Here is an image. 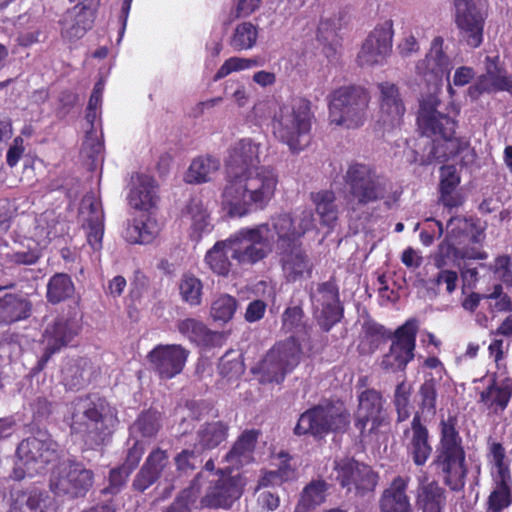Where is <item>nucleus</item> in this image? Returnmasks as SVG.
Here are the masks:
<instances>
[{
    "instance_id": "1",
    "label": "nucleus",
    "mask_w": 512,
    "mask_h": 512,
    "mask_svg": "<svg viewBox=\"0 0 512 512\" xmlns=\"http://www.w3.org/2000/svg\"><path fill=\"white\" fill-rule=\"evenodd\" d=\"M460 108L454 101L442 103L438 94L428 93L420 100L417 124L421 133L433 138L415 161L426 166L433 163L454 161L461 167L471 166L476 153L469 141L455 137Z\"/></svg>"
},
{
    "instance_id": "2",
    "label": "nucleus",
    "mask_w": 512,
    "mask_h": 512,
    "mask_svg": "<svg viewBox=\"0 0 512 512\" xmlns=\"http://www.w3.org/2000/svg\"><path fill=\"white\" fill-rule=\"evenodd\" d=\"M70 436L82 444L83 450L96 451L112 439L118 424V412L106 397L88 393L75 397L65 416Z\"/></svg>"
},
{
    "instance_id": "3",
    "label": "nucleus",
    "mask_w": 512,
    "mask_h": 512,
    "mask_svg": "<svg viewBox=\"0 0 512 512\" xmlns=\"http://www.w3.org/2000/svg\"><path fill=\"white\" fill-rule=\"evenodd\" d=\"M265 224H269L270 232H274L269 239L271 242L274 240L279 265L286 281L295 283L311 277L314 266L302 246V238L314 227L313 213L303 211L298 223L291 214L280 213L272 216Z\"/></svg>"
},
{
    "instance_id": "4",
    "label": "nucleus",
    "mask_w": 512,
    "mask_h": 512,
    "mask_svg": "<svg viewBox=\"0 0 512 512\" xmlns=\"http://www.w3.org/2000/svg\"><path fill=\"white\" fill-rule=\"evenodd\" d=\"M418 330L419 323L416 318L406 320L394 332L374 319H365L361 327L359 352L373 354L390 340V348L382 356L379 366L386 372L405 371L407 365L415 357Z\"/></svg>"
},
{
    "instance_id": "5",
    "label": "nucleus",
    "mask_w": 512,
    "mask_h": 512,
    "mask_svg": "<svg viewBox=\"0 0 512 512\" xmlns=\"http://www.w3.org/2000/svg\"><path fill=\"white\" fill-rule=\"evenodd\" d=\"M269 224H258L253 227H243L231 234L225 240L217 241L204 258L209 269L218 276H228L232 263L227 255L239 265H255L269 256L273 244L268 237Z\"/></svg>"
},
{
    "instance_id": "6",
    "label": "nucleus",
    "mask_w": 512,
    "mask_h": 512,
    "mask_svg": "<svg viewBox=\"0 0 512 512\" xmlns=\"http://www.w3.org/2000/svg\"><path fill=\"white\" fill-rule=\"evenodd\" d=\"M277 185L276 170L270 166H261L255 171L226 180L222 204L231 217L247 216L268 206Z\"/></svg>"
},
{
    "instance_id": "7",
    "label": "nucleus",
    "mask_w": 512,
    "mask_h": 512,
    "mask_svg": "<svg viewBox=\"0 0 512 512\" xmlns=\"http://www.w3.org/2000/svg\"><path fill=\"white\" fill-rule=\"evenodd\" d=\"M431 465L450 491L458 493L464 490L468 465L463 438L458 430L457 416L448 415L446 419H441L439 440Z\"/></svg>"
},
{
    "instance_id": "8",
    "label": "nucleus",
    "mask_w": 512,
    "mask_h": 512,
    "mask_svg": "<svg viewBox=\"0 0 512 512\" xmlns=\"http://www.w3.org/2000/svg\"><path fill=\"white\" fill-rule=\"evenodd\" d=\"M314 113L311 102L299 99L293 104H283L274 112L271 126L274 137L286 144L292 153L304 150L311 141Z\"/></svg>"
},
{
    "instance_id": "9",
    "label": "nucleus",
    "mask_w": 512,
    "mask_h": 512,
    "mask_svg": "<svg viewBox=\"0 0 512 512\" xmlns=\"http://www.w3.org/2000/svg\"><path fill=\"white\" fill-rule=\"evenodd\" d=\"M371 96L358 85L341 86L328 95V120L331 125L359 129L368 118Z\"/></svg>"
},
{
    "instance_id": "10",
    "label": "nucleus",
    "mask_w": 512,
    "mask_h": 512,
    "mask_svg": "<svg viewBox=\"0 0 512 512\" xmlns=\"http://www.w3.org/2000/svg\"><path fill=\"white\" fill-rule=\"evenodd\" d=\"M348 197L358 207H365L384 200L389 194L391 182L378 173L371 164L353 162L344 175Z\"/></svg>"
},
{
    "instance_id": "11",
    "label": "nucleus",
    "mask_w": 512,
    "mask_h": 512,
    "mask_svg": "<svg viewBox=\"0 0 512 512\" xmlns=\"http://www.w3.org/2000/svg\"><path fill=\"white\" fill-rule=\"evenodd\" d=\"M350 424V414L331 401L314 405L299 415L293 429L298 437L311 436L323 440L330 433L344 432Z\"/></svg>"
},
{
    "instance_id": "12",
    "label": "nucleus",
    "mask_w": 512,
    "mask_h": 512,
    "mask_svg": "<svg viewBox=\"0 0 512 512\" xmlns=\"http://www.w3.org/2000/svg\"><path fill=\"white\" fill-rule=\"evenodd\" d=\"M301 354V343L294 335L275 343L259 363L261 380L268 383H282L286 375L300 363Z\"/></svg>"
},
{
    "instance_id": "13",
    "label": "nucleus",
    "mask_w": 512,
    "mask_h": 512,
    "mask_svg": "<svg viewBox=\"0 0 512 512\" xmlns=\"http://www.w3.org/2000/svg\"><path fill=\"white\" fill-rule=\"evenodd\" d=\"M334 480L346 490L356 496H365L373 492L378 484L379 475L369 465L359 462L352 457H345L334 461Z\"/></svg>"
},
{
    "instance_id": "14",
    "label": "nucleus",
    "mask_w": 512,
    "mask_h": 512,
    "mask_svg": "<svg viewBox=\"0 0 512 512\" xmlns=\"http://www.w3.org/2000/svg\"><path fill=\"white\" fill-rule=\"evenodd\" d=\"M94 481V473L76 460L68 459L57 467L50 478V489L56 495L72 498L85 496Z\"/></svg>"
},
{
    "instance_id": "15",
    "label": "nucleus",
    "mask_w": 512,
    "mask_h": 512,
    "mask_svg": "<svg viewBox=\"0 0 512 512\" xmlns=\"http://www.w3.org/2000/svg\"><path fill=\"white\" fill-rule=\"evenodd\" d=\"M455 24L460 40L471 48H478L483 42L487 11L482 0H453Z\"/></svg>"
},
{
    "instance_id": "16",
    "label": "nucleus",
    "mask_w": 512,
    "mask_h": 512,
    "mask_svg": "<svg viewBox=\"0 0 512 512\" xmlns=\"http://www.w3.org/2000/svg\"><path fill=\"white\" fill-rule=\"evenodd\" d=\"M16 454L28 469L37 473L60 458L58 443L46 431H38L23 439Z\"/></svg>"
},
{
    "instance_id": "17",
    "label": "nucleus",
    "mask_w": 512,
    "mask_h": 512,
    "mask_svg": "<svg viewBox=\"0 0 512 512\" xmlns=\"http://www.w3.org/2000/svg\"><path fill=\"white\" fill-rule=\"evenodd\" d=\"M444 39L435 37L425 58L416 64V74L426 85L428 93L439 94L443 78L449 76L452 69L451 61L443 50Z\"/></svg>"
},
{
    "instance_id": "18",
    "label": "nucleus",
    "mask_w": 512,
    "mask_h": 512,
    "mask_svg": "<svg viewBox=\"0 0 512 512\" xmlns=\"http://www.w3.org/2000/svg\"><path fill=\"white\" fill-rule=\"evenodd\" d=\"M189 355L190 351L181 344H157L146 359L160 380H170L183 372Z\"/></svg>"
},
{
    "instance_id": "19",
    "label": "nucleus",
    "mask_w": 512,
    "mask_h": 512,
    "mask_svg": "<svg viewBox=\"0 0 512 512\" xmlns=\"http://www.w3.org/2000/svg\"><path fill=\"white\" fill-rule=\"evenodd\" d=\"M211 476L200 499V508H230L242 495L239 481L223 469Z\"/></svg>"
},
{
    "instance_id": "20",
    "label": "nucleus",
    "mask_w": 512,
    "mask_h": 512,
    "mask_svg": "<svg viewBox=\"0 0 512 512\" xmlns=\"http://www.w3.org/2000/svg\"><path fill=\"white\" fill-rule=\"evenodd\" d=\"M394 30L393 21L385 20L378 24L367 36L357 55L361 67L382 65L392 51Z\"/></svg>"
},
{
    "instance_id": "21",
    "label": "nucleus",
    "mask_w": 512,
    "mask_h": 512,
    "mask_svg": "<svg viewBox=\"0 0 512 512\" xmlns=\"http://www.w3.org/2000/svg\"><path fill=\"white\" fill-rule=\"evenodd\" d=\"M403 437L407 455L411 457L416 466H424L430 458L433 448L429 430L420 413H414L410 426L403 431Z\"/></svg>"
},
{
    "instance_id": "22",
    "label": "nucleus",
    "mask_w": 512,
    "mask_h": 512,
    "mask_svg": "<svg viewBox=\"0 0 512 512\" xmlns=\"http://www.w3.org/2000/svg\"><path fill=\"white\" fill-rule=\"evenodd\" d=\"M259 145L250 139L240 140L231 150L226 163V180L259 169Z\"/></svg>"
},
{
    "instance_id": "23",
    "label": "nucleus",
    "mask_w": 512,
    "mask_h": 512,
    "mask_svg": "<svg viewBox=\"0 0 512 512\" xmlns=\"http://www.w3.org/2000/svg\"><path fill=\"white\" fill-rule=\"evenodd\" d=\"M384 402L382 393L374 388H368L358 395L359 404L354 425L361 435L369 422L372 424L370 431L381 426Z\"/></svg>"
},
{
    "instance_id": "24",
    "label": "nucleus",
    "mask_w": 512,
    "mask_h": 512,
    "mask_svg": "<svg viewBox=\"0 0 512 512\" xmlns=\"http://www.w3.org/2000/svg\"><path fill=\"white\" fill-rule=\"evenodd\" d=\"M377 87L380 91V121L393 128L401 123L406 111L399 88L387 81L378 83Z\"/></svg>"
},
{
    "instance_id": "25",
    "label": "nucleus",
    "mask_w": 512,
    "mask_h": 512,
    "mask_svg": "<svg viewBox=\"0 0 512 512\" xmlns=\"http://www.w3.org/2000/svg\"><path fill=\"white\" fill-rule=\"evenodd\" d=\"M414 505L417 512H444L447 492L438 481L429 480L426 475L419 477Z\"/></svg>"
},
{
    "instance_id": "26",
    "label": "nucleus",
    "mask_w": 512,
    "mask_h": 512,
    "mask_svg": "<svg viewBox=\"0 0 512 512\" xmlns=\"http://www.w3.org/2000/svg\"><path fill=\"white\" fill-rule=\"evenodd\" d=\"M447 240L452 246L462 245L469 240L473 244H480L485 239V227L480 220L473 217H451L446 225Z\"/></svg>"
},
{
    "instance_id": "27",
    "label": "nucleus",
    "mask_w": 512,
    "mask_h": 512,
    "mask_svg": "<svg viewBox=\"0 0 512 512\" xmlns=\"http://www.w3.org/2000/svg\"><path fill=\"white\" fill-rule=\"evenodd\" d=\"M410 478L396 476L379 498L380 512H413L410 498L407 494Z\"/></svg>"
},
{
    "instance_id": "28",
    "label": "nucleus",
    "mask_w": 512,
    "mask_h": 512,
    "mask_svg": "<svg viewBox=\"0 0 512 512\" xmlns=\"http://www.w3.org/2000/svg\"><path fill=\"white\" fill-rule=\"evenodd\" d=\"M95 21V11L85 5L68 10L61 20V34L69 41L81 39Z\"/></svg>"
},
{
    "instance_id": "29",
    "label": "nucleus",
    "mask_w": 512,
    "mask_h": 512,
    "mask_svg": "<svg viewBox=\"0 0 512 512\" xmlns=\"http://www.w3.org/2000/svg\"><path fill=\"white\" fill-rule=\"evenodd\" d=\"M168 463L169 456L166 450L159 447L153 449L133 480L134 489L144 492L152 486L161 477Z\"/></svg>"
},
{
    "instance_id": "30",
    "label": "nucleus",
    "mask_w": 512,
    "mask_h": 512,
    "mask_svg": "<svg viewBox=\"0 0 512 512\" xmlns=\"http://www.w3.org/2000/svg\"><path fill=\"white\" fill-rule=\"evenodd\" d=\"M81 213L85 215L83 228L87 231V241L94 248L101 247L104 235V212L102 204L94 197L85 198Z\"/></svg>"
},
{
    "instance_id": "31",
    "label": "nucleus",
    "mask_w": 512,
    "mask_h": 512,
    "mask_svg": "<svg viewBox=\"0 0 512 512\" xmlns=\"http://www.w3.org/2000/svg\"><path fill=\"white\" fill-rule=\"evenodd\" d=\"M32 302L18 293H6L0 297V327L28 319L32 314Z\"/></svg>"
},
{
    "instance_id": "32",
    "label": "nucleus",
    "mask_w": 512,
    "mask_h": 512,
    "mask_svg": "<svg viewBox=\"0 0 512 512\" xmlns=\"http://www.w3.org/2000/svg\"><path fill=\"white\" fill-rule=\"evenodd\" d=\"M512 398V379L506 378L502 381L501 385H497L496 377L494 376L489 385L480 392L479 403L485 409L494 415L503 413Z\"/></svg>"
},
{
    "instance_id": "33",
    "label": "nucleus",
    "mask_w": 512,
    "mask_h": 512,
    "mask_svg": "<svg viewBox=\"0 0 512 512\" xmlns=\"http://www.w3.org/2000/svg\"><path fill=\"white\" fill-rule=\"evenodd\" d=\"M79 331L80 325L75 318L60 316L46 327L44 341L47 346L59 352L78 335Z\"/></svg>"
},
{
    "instance_id": "34",
    "label": "nucleus",
    "mask_w": 512,
    "mask_h": 512,
    "mask_svg": "<svg viewBox=\"0 0 512 512\" xmlns=\"http://www.w3.org/2000/svg\"><path fill=\"white\" fill-rule=\"evenodd\" d=\"M259 435L257 429L244 430L224 456V461L236 468L251 463Z\"/></svg>"
},
{
    "instance_id": "35",
    "label": "nucleus",
    "mask_w": 512,
    "mask_h": 512,
    "mask_svg": "<svg viewBox=\"0 0 512 512\" xmlns=\"http://www.w3.org/2000/svg\"><path fill=\"white\" fill-rule=\"evenodd\" d=\"M176 326L181 335L198 345L214 346L222 338L220 333L210 330L202 321L195 318L180 320Z\"/></svg>"
},
{
    "instance_id": "36",
    "label": "nucleus",
    "mask_w": 512,
    "mask_h": 512,
    "mask_svg": "<svg viewBox=\"0 0 512 512\" xmlns=\"http://www.w3.org/2000/svg\"><path fill=\"white\" fill-rule=\"evenodd\" d=\"M155 187V180L152 177L147 175L138 176V183L130 189L128 195L130 206L144 211L156 206Z\"/></svg>"
},
{
    "instance_id": "37",
    "label": "nucleus",
    "mask_w": 512,
    "mask_h": 512,
    "mask_svg": "<svg viewBox=\"0 0 512 512\" xmlns=\"http://www.w3.org/2000/svg\"><path fill=\"white\" fill-rule=\"evenodd\" d=\"M159 233L157 221L149 214H143L133 220L125 231V238L131 244H149Z\"/></svg>"
},
{
    "instance_id": "38",
    "label": "nucleus",
    "mask_w": 512,
    "mask_h": 512,
    "mask_svg": "<svg viewBox=\"0 0 512 512\" xmlns=\"http://www.w3.org/2000/svg\"><path fill=\"white\" fill-rule=\"evenodd\" d=\"M310 199L315 205L316 213L322 225L334 227L338 220V205L336 195L332 190L312 192Z\"/></svg>"
},
{
    "instance_id": "39",
    "label": "nucleus",
    "mask_w": 512,
    "mask_h": 512,
    "mask_svg": "<svg viewBox=\"0 0 512 512\" xmlns=\"http://www.w3.org/2000/svg\"><path fill=\"white\" fill-rule=\"evenodd\" d=\"M329 485L323 479L312 480L302 490L294 512H313L326 500Z\"/></svg>"
},
{
    "instance_id": "40",
    "label": "nucleus",
    "mask_w": 512,
    "mask_h": 512,
    "mask_svg": "<svg viewBox=\"0 0 512 512\" xmlns=\"http://www.w3.org/2000/svg\"><path fill=\"white\" fill-rule=\"evenodd\" d=\"M493 489L486 502V512H503L512 504V477H492Z\"/></svg>"
},
{
    "instance_id": "41",
    "label": "nucleus",
    "mask_w": 512,
    "mask_h": 512,
    "mask_svg": "<svg viewBox=\"0 0 512 512\" xmlns=\"http://www.w3.org/2000/svg\"><path fill=\"white\" fill-rule=\"evenodd\" d=\"M229 425L221 420L206 422L197 431L198 445L202 450H212L227 440Z\"/></svg>"
},
{
    "instance_id": "42",
    "label": "nucleus",
    "mask_w": 512,
    "mask_h": 512,
    "mask_svg": "<svg viewBox=\"0 0 512 512\" xmlns=\"http://www.w3.org/2000/svg\"><path fill=\"white\" fill-rule=\"evenodd\" d=\"M75 292V285L67 273H56L47 283L46 299L55 305L71 298Z\"/></svg>"
},
{
    "instance_id": "43",
    "label": "nucleus",
    "mask_w": 512,
    "mask_h": 512,
    "mask_svg": "<svg viewBox=\"0 0 512 512\" xmlns=\"http://www.w3.org/2000/svg\"><path fill=\"white\" fill-rule=\"evenodd\" d=\"M56 499L48 492H31L24 505L12 504L10 512H57Z\"/></svg>"
},
{
    "instance_id": "44",
    "label": "nucleus",
    "mask_w": 512,
    "mask_h": 512,
    "mask_svg": "<svg viewBox=\"0 0 512 512\" xmlns=\"http://www.w3.org/2000/svg\"><path fill=\"white\" fill-rule=\"evenodd\" d=\"M161 413L153 408L141 411L130 430L142 438H155L162 427Z\"/></svg>"
},
{
    "instance_id": "45",
    "label": "nucleus",
    "mask_w": 512,
    "mask_h": 512,
    "mask_svg": "<svg viewBox=\"0 0 512 512\" xmlns=\"http://www.w3.org/2000/svg\"><path fill=\"white\" fill-rule=\"evenodd\" d=\"M42 257V248L34 239H26L18 250H11L5 254V260L13 265L30 266L36 264Z\"/></svg>"
},
{
    "instance_id": "46",
    "label": "nucleus",
    "mask_w": 512,
    "mask_h": 512,
    "mask_svg": "<svg viewBox=\"0 0 512 512\" xmlns=\"http://www.w3.org/2000/svg\"><path fill=\"white\" fill-rule=\"evenodd\" d=\"M203 478L202 473H198L193 479L191 485L184 489L180 495L166 508L164 512H191L195 506L200 493V480Z\"/></svg>"
},
{
    "instance_id": "47",
    "label": "nucleus",
    "mask_w": 512,
    "mask_h": 512,
    "mask_svg": "<svg viewBox=\"0 0 512 512\" xmlns=\"http://www.w3.org/2000/svg\"><path fill=\"white\" fill-rule=\"evenodd\" d=\"M258 26L251 22H242L238 24L230 39V46L235 51L252 49L258 39Z\"/></svg>"
},
{
    "instance_id": "48",
    "label": "nucleus",
    "mask_w": 512,
    "mask_h": 512,
    "mask_svg": "<svg viewBox=\"0 0 512 512\" xmlns=\"http://www.w3.org/2000/svg\"><path fill=\"white\" fill-rule=\"evenodd\" d=\"M219 162L211 157L195 158L186 173L188 183H204L210 180V175L217 171Z\"/></svg>"
},
{
    "instance_id": "49",
    "label": "nucleus",
    "mask_w": 512,
    "mask_h": 512,
    "mask_svg": "<svg viewBox=\"0 0 512 512\" xmlns=\"http://www.w3.org/2000/svg\"><path fill=\"white\" fill-rule=\"evenodd\" d=\"M412 386L405 380L398 383L394 390L392 403L396 411V422L402 423L411 416Z\"/></svg>"
},
{
    "instance_id": "50",
    "label": "nucleus",
    "mask_w": 512,
    "mask_h": 512,
    "mask_svg": "<svg viewBox=\"0 0 512 512\" xmlns=\"http://www.w3.org/2000/svg\"><path fill=\"white\" fill-rule=\"evenodd\" d=\"M419 410L415 413H420L421 418L423 416L429 415L434 416L437 410V388L434 379L425 380L419 387Z\"/></svg>"
},
{
    "instance_id": "51",
    "label": "nucleus",
    "mask_w": 512,
    "mask_h": 512,
    "mask_svg": "<svg viewBox=\"0 0 512 512\" xmlns=\"http://www.w3.org/2000/svg\"><path fill=\"white\" fill-rule=\"evenodd\" d=\"M187 212L191 216L193 233L201 237L210 231V215L200 199L192 198L187 205Z\"/></svg>"
},
{
    "instance_id": "52",
    "label": "nucleus",
    "mask_w": 512,
    "mask_h": 512,
    "mask_svg": "<svg viewBox=\"0 0 512 512\" xmlns=\"http://www.w3.org/2000/svg\"><path fill=\"white\" fill-rule=\"evenodd\" d=\"M322 308L316 316L317 324L323 332H329L344 317V307L341 302H321Z\"/></svg>"
},
{
    "instance_id": "53",
    "label": "nucleus",
    "mask_w": 512,
    "mask_h": 512,
    "mask_svg": "<svg viewBox=\"0 0 512 512\" xmlns=\"http://www.w3.org/2000/svg\"><path fill=\"white\" fill-rule=\"evenodd\" d=\"M301 306L287 307L282 314V329L294 334H307L308 326Z\"/></svg>"
},
{
    "instance_id": "54",
    "label": "nucleus",
    "mask_w": 512,
    "mask_h": 512,
    "mask_svg": "<svg viewBox=\"0 0 512 512\" xmlns=\"http://www.w3.org/2000/svg\"><path fill=\"white\" fill-rule=\"evenodd\" d=\"M203 284L194 275H184L179 284L181 298L190 306H198L202 301Z\"/></svg>"
},
{
    "instance_id": "55",
    "label": "nucleus",
    "mask_w": 512,
    "mask_h": 512,
    "mask_svg": "<svg viewBox=\"0 0 512 512\" xmlns=\"http://www.w3.org/2000/svg\"><path fill=\"white\" fill-rule=\"evenodd\" d=\"M237 306L238 302L235 297L222 294L212 302L210 313L215 321L226 323L233 318Z\"/></svg>"
},
{
    "instance_id": "56",
    "label": "nucleus",
    "mask_w": 512,
    "mask_h": 512,
    "mask_svg": "<svg viewBox=\"0 0 512 512\" xmlns=\"http://www.w3.org/2000/svg\"><path fill=\"white\" fill-rule=\"evenodd\" d=\"M487 458L496 468V473L492 477L511 476L509 461L507 460L506 450L502 443L492 442L488 447Z\"/></svg>"
},
{
    "instance_id": "57",
    "label": "nucleus",
    "mask_w": 512,
    "mask_h": 512,
    "mask_svg": "<svg viewBox=\"0 0 512 512\" xmlns=\"http://www.w3.org/2000/svg\"><path fill=\"white\" fill-rule=\"evenodd\" d=\"M489 270L507 288H512V258L509 255H498L490 264Z\"/></svg>"
},
{
    "instance_id": "58",
    "label": "nucleus",
    "mask_w": 512,
    "mask_h": 512,
    "mask_svg": "<svg viewBox=\"0 0 512 512\" xmlns=\"http://www.w3.org/2000/svg\"><path fill=\"white\" fill-rule=\"evenodd\" d=\"M257 65L258 62L255 59L230 57L229 59L225 60V62L217 70L213 80L217 82L232 72L246 70Z\"/></svg>"
},
{
    "instance_id": "59",
    "label": "nucleus",
    "mask_w": 512,
    "mask_h": 512,
    "mask_svg": "<svg viewBox=\"0 0 512 512\" xmlns=\"http://www.w3.org/2000/svg\"><path fill=\"white\" fill-rule=\"evenodd\" d=\"M485 70L487 76H489L496 85V89L499 91H505L509 75L507 74L506 69L500 65L498 56H487L485 58Z\"/></svg>"
},
{
    "instance_id": "60",
    "label": "nucleus",
    "mask_w": 512,
    "mask_h": 512,
    "mask_svg": "<svg viewBox=\"0 0 512 512\" xmlns=\"http://www.w3.org/2000/svg\"><path fill=\"white\" fill-rule=\"evenodd\" d=\"M176 470L181 475H191L201 462L199 454L190 449H183L174 458Z\"/></svg>"
},
{
    "instance_id": "61",
    "label": "nucleus",
    "mask_w": 512,
    "mask_h": 512,
    "mask_svg": "<svg viewBox=\"0 0 512 512\" xmlns=\"http://www.w3.org/2000/svg\"><path fill=\"white\" fill-rule=\"evenodd\" d=\"M145 452L144 443L141 440H134L125 451V457L122 465L132 473L139 465Z\"/></svg>"
},
{
    "instance_id": "62",
    "label": "nucleus",
    "mask_w": 512,
    "mask_h": 512,
    "mask_svg": "<svg viewBox=\"0 0 512 512\" xmlns=\"http://www.w3.org/2000/svg\"><path fill=\"white\" fill-rule=\"evenodd\" d=\"M131 474L132 473H128V470L125 469L123 465L111 469L109 473V485L104 489V492L111 494L118 493Z\"/></svg>"
},
{
    "instance_id": "63",
    "label": "nucleus",
    "mask_w": 512,
    "mask_h": 512,
    "mask_svg": "<svg viewBox=\"0 0 512 512\" xmlns=\"http://www.w3.org/2000/svg\"><path fill=\"white\" fill-rule=\"evenodd\" d=\"M262 2L263 0H233L231 15L234 19L247 18L261 7Z\"/></svg>"
},
{
    "instance_id": "64",
    "label": "nucleus",
    "mask_w": 512,
    "mask_h": 512,
    "mask_svg": "<svg viewBox=\"0 0 512 512\" xmlns=\"http://www.w3.org/2000/svg\"><path fill=\"white\" fill-rule=\"evenodd\" d=\"M494 92H500L496 89V85L492 81V79L487 76L486 73L480 75L474 84H472L468 88V95L472 99H477L480 95L483 93H494Z\"/></svg>"
}]
</instances>
